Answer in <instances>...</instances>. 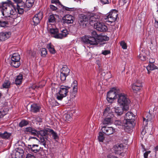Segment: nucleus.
Here are the masks:
<instances>
[{"label": "nucleus", "mask_w": 158, "mask_h": 158, "mask_svg": "<svg viewBox=\"0 0 158 158\" xmlns=\"http://www.w3.org/2000/svg\"><path fill=\"white\" fill-rule=\"evenodd\" d=\"M102 17L101 14L89 12L85 15H80L78 22L80 26H85L86 25L87 23L89 22L90 25L94 26V27L97 30L105 32L107 30L108 28L104 23L100 22Z\"/></svg>", "instance_id": "f257e3e1"}, {"label": "nucleus", "mask_w": 158, "mask_h": 158, "mask_svg": "<svg viewBox=\"0 0 158 158\" xmlns=\"http://www.w3.org/2000/svg\"><path fill=\"white\" fill-rule=\"evenodd\" d=\"M8 3L2 2L0 4V10H1L2 15L4 16H7L12 15L13 12L17 11L15 8L12 7V8L10 6V5H12L11 2L8 0Z\"/></svg>", "instance_id": "f03ea898"}, {"label": "nucleus", "mask_w": 158, "mask_h": 158, "mask_svg": "<svg viewBox=\"0 0 158 158\" xmlns=\"http://www.w3.org/2000/svg\"><path fill=\"white\" fill-rule=\"evenodd\" d=\"M135 115L131 112L128 111L125 114L123 123L125 127V130L130 131L133 127Z\"/></svg>", "instance_id": "7ed1b4c3"}, {"label": "nucleus", "mask_w": 158, "mask_h": 158, "mask_svg": "<svg viewBox=\"0 0 158 158\" xmlns=\"http://www.w3.org/2000/svg\"><path fill=\"white\" fill-rule=\"evenodd\" d=\"M109 38L106 36L98 35L96 39L90 38H87L85 37L83 38L84 41L86 42H89V44L91 45H96L98 44H101L105 43L104 41L108 40Z\"/></svg>", "instance_id": "20e7f679"}, {"label": "nucleus", "mask_w": 158, "mask_h": 158, "mask_svg": "<svg viewBox=\"0 0 158 158\" xmlns=\"http://www.w3.org/2000/svg\"><path fill=\"white\" fill-rule=\"evenodd\" d=\"M118 103L123 109L125 110H128L129 109V104L130 102L129 99L127 97V96L124 93H119L117 94Z\"/></svg>", "instance_id": "39448f33"}, {"label": "nucleus", "mask_w": 158, "mask_h": 158, "mask_svg": "<svg viewBox=\"0 0 158 158\" xmlns=\"http://www.w3.org/2000/svg\"><path fill=\"white\" fill-rule=\"evenodd\" d=\"M69 88L68 86H60L57 89V93L55 94L56 99L58 100H62L64 98L67 96Z\"/></svg>", "instance_id": "423d86ee"}, {"label": "nucleus", "mask_w": 158, "mask_h": 158, "mask_svg": "<svg viewBox=\"0 0 158 158\" xmlns=\"http://www.w3.org/2000/svg\"><path fill=\"white\" fill-rule=\"evenodd\" d=\"M118 13L116 10H112L103 17L104 21L109 24H111L115 22L117 19Z\"/></svg>", "instance_id": "0eeeda50"}, {"label": "nucleus", "mask_w": 158, "mask_h": 158, "mask_svg": "<svg viewBox=\"0 0 158 158\" xmlns=\"http://www.w3.org/2000/svg\"><path fill=\"white\" fill-rule=\"evenodd\" d=\"M116 90L115 89L113 88L107 93V100L109 102L112 103L116 98Z\"/></svg>", "instance_id": "6e6552de"}, {"label": "nucleus", "mask_w": 158, "mask_h": 158, "mask_svg": "<svg viewBox=\"0 0 158 158\" xmlns=\"http://www.w3.org/2000/svg\"><path fill=\"white\" fill-rule=\"evenodd\" d=\"M55 27V25L53 24H48V27L49 29V31L52 36L56 39H59L56 36H59L58 30L57 28L53 27Z\"/></svg>", "instance_id": "1a4fd4ad"}, {"label": "nucleus", "mask_w": 158, "mask_h": 158, "mask_svg": "<svg viewBox=\"0 0 158 158\" xmlns=\"http://www.w3.org/2000/svg\"><path fill=\"white\" fill-rule=\"evenodd\" d=\"M17 12L19 14H21L23 13L24 11H26L28 10V9H27L26 5L23 2H19L17 5Z\"/></svg>", "instance_id": "9d476101"}, {"label": "nucleus", "mask_w": 158, "mask_h": 158, "mask_svg": "<svg viewBox=\"0 0 158 158\" xmlns=\"http://www.w3.org/2000/svg\"><path fill=\"white\" fill-rule=\"evenodd\" d=\"M131 86L133 92L135 93H137L140 91L142 85L140 81L137 80L131 85Z\"/></svg>", "instance_id": "9b49d317"}, {"label": "nucleus", "mask_w": 158, "mask_h": 158, "mask_svg": "<svg viewBox=\"0 0 158 158\" xmlns=\"http://www.w3.org/2000/svg\"><path fill=\"white\" fill-rule=\"evenodd\" d=\"M13 13L12 15L10 16H4L3 19L6 20V21L8 22V24L9 25L12 23L14 21V19L17 17V12L15 11L13 12Z\"/></svg>", "instance_id": "f8f14e48"}, {"label": "nucleus", "mask_w": 158, "mask_h": 158, "mask_svg": "<svg viewBox=\"0 0 158 158\" xmlns=\"http://www.w3.org/2000/svg\"><path fill=\"white\" fill-rule=\"evenodd\" d=\"M102 130L103 133L107 135H111L115 131V129L112 127L103 126Z\"/></svg>", "instance_id": "ddd939ff"}, {"label": "nucleus", "mask_w": 158, "mask_h": 158, "mask_svg": "<svg viewBox=\"0 0 158 158\" xmlns=\"http://www.w3.org/2000/svg\"><path fill=\"white\" fill-rule=\"evenodd\" d=\"M42 18L43 15L41 12H39L35 15L32 19L33 25L36 26L38 24Z\"/></svg>", "instance_id": "4468645a"}, {"label": "nucleus", "mask_w": 158, "mask_h": 158, "mask_svg": "<svg viewBox=\"0 0 158 158\" xmlns=\"http://www.w3.org/2000/svg\"><path fill=\"white\" fill-rule=\"evenodd\" d=\"M24 151L21 148H18L15 150L13 154V158H23Z\"/></svg>", "instance_id": "2eb2a0df"}, {"label": "nucleus", "mask_w": 158, "mask_h": 158, "mask_svg": "<svg viewBox=\"0 0 158 158\" xmlns=\"http://www.w3.org/2000/svg\"><path fill=\"white\" fill-rule=\"evenodd\" d=\"M111 110L114 112L116 115L118 116L122 115L124 110H126L123 109V107H119L115 106L111 109Z\"/></svg>", "instance_id": "dca6fc26"}, {"label": "nucleus", "mask_w": 158, "mask_h": 158, "mask_svg": "<svg viewBox=\"0 0 158 158\" xmlns=\"http://www.w3.org/2000/svg\"><path fill=\"white\" fill-rule=\"evenodd\" d=\"M123 148V146L122 144H118L114 146L112 149L113 152L115 154H119L121 153Z\"/></svg>", "instance_id": "f3484780"}, {"label": "nucleus", "mask_w": 158, "mask_h": 158, "mask_svg": "<svg viewBox=\"0 0 158 158\" xmlns=\"http://www.w3.org/2000/svg\"><path fill=\"white\" fill-rule=\"evenodd\" d=\"M10 31L0 32V41H4L9 38L11 36Z\"/></svg>", "instance_id": "a211bd4d"}, {"label": "nucleus", "mask_w": 158, "mask_h": 158, "mask_svg": "<svg viewBox=\"0 0 158 158\" xmlns=\"http://www.w3.org/2000/svg\"><path fill=\"white\" fill-rule=\"evenodd\" d=\"M74 18L72 15H67L63 17L62 19L64 23L71 24L73 23Z\"/></svg>", "instance_id": "6ab92c4d"}, {"label": "nucleus", "mask_w": 158, "mask_h": 158, "mask_svg": "<svg viewBox=\"0 0 158 158\" xmlns=\"http://www.w3.org/2000/svg\"><path fill=\"white\" fill-rule=\"evenodd\" d=\"M30 152L31 153H37L39 151V146L37 144H33L32 145H29L28 147Z\"/></svg>", "instance_id": "aec40b11"}, {"label": "nucleus", "mask_w": 158, "mask_h": 158, "mask_svg": "<svg viewBox=\"0 0 158 158\" xmlns=\"http://www.w3.org/2000/svg\"><path fill=\"white\" fill-rule=\"evenodd\" d=\"M154 61L155 60L154 59H152V62H151L150 61H149V64L146 67L148 71V73L149 74L150 71H152L157 69V67L153 64Z\"/></svg>", "instance_id": "412c9836"}, {"label": "nucleus", "mask_w": 158, "mask_h": 158, "mask_svg": "<svg viewBox=\"0 0 158 158\" xmlns=\"http://www.w3.org/2000/svg\"><path fill=\"white\" fill-rule=\"evenodd\" d=\"M98 35L97 34V32L96 31H93L91 33V36H83L82 38L81 41L83 43H85L86 44H87V45L89 44V43H90L89 42H85V41H84V40H83V38H84V37H85L89 39L90 38H94L95 39H96V38H97V37H98Z\"/></svg>", "instance_id": "4be33fe9"}, {"label": "nucleus", "mask_w": 158, "mask_h": 158, "mask_svg": "<svg viewBox=\"0 0 158 158\" xmlns=\"http://www.w3.org/2000/svg\"><path fill=\"white\" fill-rule=\"evenodd\" d=\"M68 32L67 30L64 28L61 31V33L59 34V36H56L59 39H62L66 37L68 34Z\"/></svg>", "instance_id": "5701e85b"}, {"label": "nucleus", "mask_w": 158, "mask_h": 158, "mask_svg": "<svg viewBox=\"0 0 158 158\" xmlns=\"http://www.w3.org/2000/svg\"><path fill=\"white\" fill-rule=\"evenodd\" d=\"M103 116L104 117H112L113 114L110 111V108L107 107L104 110L103 113Z\"/></svg>", "instance_id": "b1692460"}, {"label": "nucleus", "mask_w": 158, "mask_h": 158, "mask_svg": "<svg viewBox=\"0 0 158 158\" xmlns=\"http://www.w3.org/2000/svg\"><path fill=\"white\" fill-rule=\"evenodd\" d=\"M40 107L38 105L34 103L31 106V111L34 113H37L40 111Z\"/></svg>", "instance_id": "393cba45"}, {"label": "nucleus", "mask_w": 158, "mask_h": 158, "mask_svg": "<svg viewBox=\"0 0 158 158\" xmlns=\"http://www.w3.org/2000/svg\"><path fill=\"white\" fill-rule=\"evenodd\" d=\"M11 134L7 131H5L3 133L0 132V137L2 139H9Z\"/></svg>", "instance_id": "a878e982"}, {"label": "nucleus", "mask_w": 158, "mask_h": 158, "mask_svg": "<svg viewBox=\"0 0 158 158\" xmlns=\"http://www.w3.org/2000/svg\"><path fill=\"white\" fill-rule=\"evenodd\" d=\"M58 15H50L48 18V24H50V23H54L55 22L56 20V18L58 17Z\"/></svg>", "instance_id": "bb28decb"}, {"label": "nucleus", "mask_w": 158, "mask_h": 158, "mask_svg": "<svg viewBox=\"0 0 158 158\" xmlns=\"http://www.w3.org/2000/svg\"><path fill=\"white\" fill-rule=\"evenodd\" d=\"M23 77L22 74H20L17 76L15 79V84L16 85H20L22 82Z\"/></svg>", "instance_id": "cd10ccee"}, {"label": "nucleus", "mask_w": 158, "mask_h": 158, "mask_svg": "<svg viewBox=\"0 0 158 158\" xmlns=\"http://www.w3.org/2000/svg\"><path fill=\"white\" fill-rule=\"evenodd\" d=\"M60 72L64 73L65 75H68L70 72V70L66 65H64L60 70Z\"/></svg>", "instance_id": "c85d7f7f"}, {"label": "nucleus", "mask_w": 158, "mask_h": 158, "mask_svg": "<svg viewBox=\"0 0 158 158\" xmlns=\"http://www.w3.org/2000/svg\"><path fill=\"white\" fill-rule=\"evenodd\" d=\"M20 55L17 53H14L11 56L10 59L11 60L19 61Z\"/></svg>", "instance_id": "c756f323"}, {"label": "nucleus", "mask_w": 158, "mask_h": 158, "mask_svg": "<svg viewBox=\"0 0 158 158\" xmlns=\"http://www.w3.org/2000/svg\"><path fill=\"white\" fill-rule=\"evenodd\" d=\"M10 64L11 66L16 68L18 67L20 65L19 61L11 60L10 62Z\"/></svg>", "instance_id": "7c9ffc66"}, {"label": "nucleus", "mask_w": 158, "mask_h": 158, "mask_svg": "<svg viewBox=\"0 0 158 158\" xmlns=\"http://www.w3.org/2000/svg\"><path fill=\"white\" fill-rule=\"evenodd\" d=\"M35 0H27L26 5L28 10L33 6Z\"/></svg>", "instance_id": "2f4dec72"}, {"label": "nucleus", "mask_w": 158, "mask_h": 158, "mask_svg": "<svg viewBox=\"0 0 158 158\" xmlns=\"http://www.w3.org/2000/svg\"><path fill=\"white\" fill-rule=\"evenodd\" d=\"M104 120H103L102 123L104 125H106L110 124L112 122V119L111 117H105Z\"/></svg>", "instance_id": "473e14b6"}, {"label": "nucleus", "mask_w": 158, "mask_h": 158, "mask_svg": "<svg viewBox=\"0 0 158 158\" xmlns=\"http://www.w3.org/2000/svg\"><path fill=\"white\" fill-rule=\"evenodd\" d=\"M38 134L37 136L38 137H44L47 133V131L45 129L37 131Z\"/></svg>", "instance_id": "72a5a7b5"}, {"label": "nucleus", "mask_w": 158, "mask_h": 158, "mask_svg": "<svg viewBox=\"0 0 158 158\" xmlns=\"http://www.w3.org/2000/svg\"><path fill=\"white\" fill-rule=\"evenodd\" d=\"M47 48L51 53L54 54L55 53L56 51L54 48V46L53 45H51V44H48Z\"/></svg>", "instance_id": "f704fd0d"}, {"label": "nucleus", "mask_w": 158, "mask_h": 158, "mask_svg": "<svg viewBox=\"0 0 158 158\" xmlns=\"http://www.w3.org/2000/svg\"><path fill=\"white\" fill-rule=\"evenodd\" d=\"M8 22H6L3 19L2 20H0V27H6L8 26Z\"/></svg>", "instance_id": "c9c22d12"}, {"label": "nucleus", "mask_w": 158, "mask_h": 158, "mask_svg": "<svg viewBox=\"0 0 158 158\" xmlns=\"http://www.w3.org/2000/svg\"><path fill=\"white\" fill-rule=\"evenodd\" d=\"M138 58L141 60L143 61L147 59L146 54L144 52L140 53L138 56Z\"/></svg>", "instance_id": "e433bc0d"}, {"label": "nucleus", "mask_w": 158, "mask_h": 158, "mask_svg": "<svg viewBox=\"0 0 158 158\" xmlns=\"http://www.w3.org/2000/svg\"><path fill=\"white\" fill-rule=\"evenodd\" d=\"M28 121L25 120H23L19 123V126L22 127L27 126L28 124Z\"/></svg>", "instance_id": "4c0bfd02"}, {"label": "nucleus", "mask_w": 158, "mask_h": 158, "mask_svg": "<svg viewBox=\"0 0 158 158\" xmlns=\"http://www.w3.org/2000/svg\"><path fill=\"white\" fill-rule=\"evenodd\" d=\"M104 139V133L101 132H99V136H98L99 141L100 142H103Z\"/></svg>", "instance_id": "58836bf2"}, {"label": "nucleus", "mask_w": 158, "mask_h": 158, "mask_svg": "<svg viewBox=\"0 0 158 158\" xmlns=\"http://www.w3.org/2000/svg\"><path fill=\"white\" fill-rule=\"evenodd\" d=\"M40 138L39 141L40 142L41 144L45 146L46 145V140L44 137H39Z\"/></svg>", "instance_id": "ea45409f"}, {"label": "nucleus", "mask_w": 158, "mask_h": 158, "mask_svg": "<svg viewBox=\"0 0 158 158\" xmlns=\"http://www.w3.org/2000/svg\"><path fill=\"white\" fill-rule=\"evenodd\" d=\"M10 84V81H5L2 84V86L3 88H8L9 87Z\"/></svg>", "instance_id": "a19ab883"}, {"label": "nucleus", "mask_w": 158, "mask_h": 158, "mask_svg": "<svg viewBox=\"0 0 158 158\" xmlns=\"http://www.w3.org/2000/svg\"><path fill=\"white\" fill-rule=\"evenodd\" d=\"M64 116L66 120L69 121L72 119V115L71 113L65 114Z\"/></svg>", "instance_id": "79ce46f5"}, {"label": "nucleus", "mask_w": 158, "mask_h": 158, "mask_svg": "<svg viewBox=\"0 0 158 158\" xmlns=\"http://www.w3.org/2000/svg\"><path fill=\"white\" fill-rule=\"evenodd\" d=\"M50 132L51 133L53 139H56L58 138V135L56 133L54 132L52 130H50Z\"/></svg>", "instance_id": "37998d69"}, {"label": "nucleus", "mask_w": 158, "mask_h": 158, "mask_svg": "<svg viewBox=\"0 0 158 158\" xmlns=\"http://www.w3.org/2000/svg\"><path fill=\"white\" fill-rule=\"evenodd\" d=\"M7 111L6 110H4L3 109H0V116L2 118L6 114Z\"/></svg>", "instance_id": "c03bdc74"}, {"label": "nucleus", "mask_w": 158, "mask_h": 158, "mask_svg": "<svg viewBox=\"0 0 158 158\" xmlns=\"http://www.w3.org/2000/svg\"><path fill=\"white\" fill-rule=\"evenodd\" d=\"M41 56H44L47 54L46 49L45 48H42L40 49Z\"/></svg>", "instance_id": "a18cd8bd"}, {"label": "nucleus", "mask_w": 158, "mask_h": 158, "mask_svg": "<svg viewBox=\"0 0 158 158\" xmlns=\"http://www.w3.org/2000/svg\"><path fill=\"white\" fill-rule=\"evenodd\" d=\"M120 44L122 48L124 49H126L127 48V46L126 43L123 41L120 42Z\"/></svg>", "instance_id": "49530a36"}, {"label": "nucleus", "mask_w": 158, "mask_h": 158, "mask_svg": "<svg viewBox=\"0 0 158 158\" xmlns=\"http://www.w3.org/2000/svg\"><path fill=\"white\" fill-rule=\"evenodd\" d=\"M68 75H65L64 74L60 72V78L61 81H64L66 79V77Z\"/></svg>", "instance_id": "de8ad7c7"}, {"label": "nucleus", "mask_w": 158, "mask_h": 158, "mask_svg": "<svg viewBox=\"0 0 158 158\" xmlns=\"http://www.w3.org/2000/svg\"><path fill=\"white\" fill-rule=\"evenodd\" d=\"M52 101V102H51L50 101H49L50 102V104L52 106H54L59 105V103L56 101L53 100Z\"/></svg>", "instance_id": "09e8293b"}, {"label": "nucleus", "mask_w": 158, "mask_h": 158, "mask_svg": "<svg viewBox=\"0 0 158 158\" xmlns=\"http://www.w3.org/2000/svg\"><path fill=\"white\" fill-rule=\"evenodd\" d=\"M30 134L34 135H37L38 134L37 131L33 128L32 131V130Z\"/></svg>", "instance_id": "8fccbe9b"}, {"label": "nucleus", "mask_w": 158, "mask_h": 158, "mask_svg": "<svg viewBox=\"0 0 158 158\" xmlns=\"http://www.w3.org/2000/svg\"><path fill=\"white\" fill-rule=\"evenodd\" d=\"M152 119V117L151 114L149 113L146 116V119L148 121H151Z\"/></svg>", "instance_id": "3c124183"}, {"label": "nucleus", "mask_w": 158, "mask_h": 158, "mask_svg": "<svg viewBox=\"0 0 158 158\" xmlns=\"http://www.w3.org/2000/svg\"><path fill=\"white\" fill-rule=\"evenodd\" d=\"M33 129V128L30 127H27L25 129V131L30 134L32 130V131Z\"/></svg>", "instance_id": "603ef678"}, {"label": "nucleus", "mask_w": 158, "mask_h": 158, "mask_svg": "<svg viewBox=\"0 0 158 158\" xmlns=\"http://www.w3.org/2000/svg\"><path fill=\"white\" fill-rule=\"evenodd\" d=\"M101 2L103 5L109 3V0H100Z\"/></svg>", "instance_id": "864d4df0"}, {"label": "nucleus", "mask_w": 158, "mask_h": 158, "mask_svg": "<svg viewBox=\"0 0 158 158\" xmlns=\"http://www.w3.org/2000/svg\"><path fill=\"white\" fill-rule=\"evenodd\" d=\"M27 53L28 54V57L30 58L32 56H34V54L32 53V51L31 50H28L27 51Z\"/></svg>", "instance_id": "5fc2aeb1"}, {"label": "nucleus", "mask_w": 158, "mask_h": 158, "mask_svg": "<svg viewBox=\"0 0 158 158\" xmlns=\"http://www.w3.org/2000/svg\"><path fill=\"white\" fill-rule=\"evenodd\" d=\"M35 121L40 123L42 121V118L39 117H37L35 118Z\"/></svg>", "instance_id": "6e6d98bb"}, {"label": "nucleus", "mask_w": 158, "mask_h": 158, "mask_svg": "<svg viewBox=\"0 0 158 158\" xmlns=\"http://www.w3.org/2000/svg\"><path fill=\"white\" fill-rule=\"evenodd\" d=\"M151 152V151H148L145 152L143 154L144 157V158H147L148 157V155Z\"/></svg>", "instance_id": "4d7b16f0"}, {"label": "nucleus", "mask_w": 158, "mask_h": 158, "mask_svg": "<svg viewBox=\"0 0 158 158\" xmlns=\"http://www.w3.org/2000/svg\"><path fill=\"white\" fill-rule=\"evenodd\" d=\"M110 53V52L109 50H105L102 52V54L105 55H106Z\"/></svg>", "instance_id": "13d9d810"}, {"label": "nucleus", "mask_w": 158, "mask_h": 158, "mask_svg": "<svg viewBox=\"0 0 158 158\" xmlns=\"http://www.w3.org/2000/svg\"><path fill=\"white\" fill-rule=\"evenodd\" d=\"M26 158H35V157L33 155L28 154L27 155Z\"/></svg>", "instance_id": "bf43d9fd"}, {"label": "nucleus", "mask_w": 158, "mask_h": 158, "mask_svg": "<svg viewBox=\"0 0 158 158\" xmlns=\"http://www.w3.org/2000/svg\"><path fill=\"white\" fill-rule=\"evenodd\" d=\"M149 121H148L146 119V118H143V125L145 126H146L148 124L147 122H149Z\"/></svg>", "instance_id": "052dcab7"}, {"label": "nucleus", "mask_w": 158, "mask_h": 158, "mask_svg": "<svg viewBox=\"0 0 158 158\" xmlns=\"http://www.w3.org/2000/svg\"><path fill=\"white\" fill-rule=\"evenodd\" d=\"M73 88V92L75 93H76L77 91V85H76V86H72Z\"/></svg>", "instance_id": "680f3d73"}, {"label": "nucleus", "mask_w": 158, "mask_h": 158, "mask_svg": "<svg viewBox=\"0 0 158 158\" xmlns=\"http://www.w3.org/2000/svg\"><path fill=\"white\" fill-rule=\"evenodd\" d=\"M50 7L51 10H56L57 9L56 7L52 5H50Z\"/></svg>", "instance_id": "e2e57ef3"}, {"label": "nucleus", "mask_w": 158, "mask_h": 158, "mask_svg": "<svg viewBox=\"0 0 158 158\" xmlns=\"http://www.w3.org/2000/svg\"><path fill=\"white\" fill-rule=\"evenodd\" d=\"M96 64L98 65V66L99 68H100L101 66V59H99L96 60Z\"/></svg>", "instance_id": "0e129e2a"}, {"label": "nucleus", "mask_w": 158, "mask_h": 158, "mask_svg": "<svg viewBox=\"0 0 158 158\" xmlns=\"http://www.w3.org/2000/svg\"><path fill=\"white\" fill-rule=\"evenodd\" d=\"M64 9L66 10L72 11L73 10L74 8H69L67 7H65Z\"/></svg>", "instance_id": "69168bd1"}, {"label": "nucleus", "mask_w": 158, "mask_h": 158, "mask_svg": "<svg viewBox=\"0 0 158 158\" xmlns=\"http://www.w3.org/2000/svg\"><path fill=\"white\" fill-rule=\"evenodd\" d=\"M76 85H77V81L75 80L72 83V86H76Z\"/></svg>", "instance_id": "338daca9"}, {"label": "nucleus", "mask_w": 158, "mask_h": 158, "mask_svg": "<svg viewBox=\"0 0 158 158\" xmlns=\"http://www.w3.org/2000/svg\"><path fill=\"white\" fill-rule=\"evenodd\" d=\"M155 27L156 28H158V21L156 20H155Z\"/></svg>", "instance_id": "774afa93"}]
</instances>
